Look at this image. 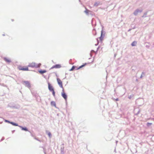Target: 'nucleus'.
<instances>
[{"instance_id": "1", "label": "nucleus", "mask_w": 154, "mask_h": 154, "mask_svg": "<svg viewBox=\"0 0 154 154\" xmlns=\"http://www.w3.org/2000/svg\"><path fill=\"white\" fill-rule=\"evenodd\" d=\"M41 64L39 63L37 64L35 63H29L28 66L32 68L35 67L36 68H39L41 66Z\"/></svg>"}, {"instance_id": "2", "label": "nucleus", "mask_w": 154, "mask_h": 154, "mask_svg": "<svg viewBox=\"0 0 154 154\" xmlns=\"http://www.w3.org/2000/svg\"><path fill=\"white\" fill-rule=\"evenodd\" d=\"M22 83L24 84L26 87H28L29 88H31V85L30 82L28 81H23L22 82Z\"/></svg>"}, {"instance_id": "3", "label": "nucleus", "mask_w": 154, "mask_h": 154, "mask_svg": "<svg viewBox=\"0 0 154 154\" xmlns=\"http://www.w3.org/2000/svg\"><path fill=\"white\" fill-rule=\"evenodd\" d=\"M105 31H104L103 30V29H102L101 31L100 36L99 38L100 40L101 41H102L103 40V38L105 36Z\"/></svg>"}, {"instance_id": "4", "label": "nucleus", "mask_w": 154, "mask_h": 154, "mask_svg": "<svg viewBox=\"0 0 154 154\" xmlns=\"http://www.w3.org/2000/svg\"><path fill=\"white\" fill-rule=\"evenodd\" d=\"M142 11V10H139L138 9H137L134 12L133 14L134 15L136 16L139 13H141Z\"/></svg>"}, {"instance_id": "5", "label": "nucleus", "mask_w": 154, "mask_h": 154, "mask_svg": "<svg viewBox=\"0 0 154 154\" xmlns=\"http://www.w3.org/2000/svg\"><path fill=\"white\" fill-rule=\"evenodd\" d=\"M57 81L58 84L60 88H63L62 82L59 78L57 79Z\"/></svg>"}, {"instance_id": "6", "label": "nucleus", "mask_w": 154, "mask_h": 154, "mask_svg": "<svg viewBox=\"0 0 154 154\" xmlns=\"http://www.w3.org/2000/svg\"><path fill=\"white\" fill-rule=\"evenodd\" d=\"M63 92L61 93V95L62 97L66 100L67 99V96L66 94L64 92L63 89Z\"/></svg>"}, {"instance_id": "7", "label": "nucleus", "mask_w": 154, "mask_h": 154, "mask_svg": "<svg viewBox=\"0 0 154 154\" xmlns=\"http://www.w3.org/2000/svg\"><path fill=\"white\" fill-rule=\"evenodd\" d=\"M140 112V110L139 108H135L134 109V112L135 115H137L139 114Z\"/></svg>"}, {"instance_id": "8", "label": "nucleus", "mask_w": 154, "mask_h": 154, "mask_svg": "<svg viewBox=\"0 0 154 154\" xmlns=\"http://www.w3.org/2000/svg\"><path fill=\"white\" fill-rule=\"evenodd\" d=\"M64 144L63 143L61 145L60 150L61 154H63L64 153Z\"/></svg>"}, {"instance_id": "9", "label": "nucleus", "mask_w": 154, "mask_h": 154, "mask_svg": "<svg viewBox=\"0 0 154 154\" xmlns=\"http://www.w3.org/2000/svg\"><path fill=\"white\" fill-rule=\"evenodd\" d=\"M48 88L49 90L50 91H52L54 90V89L53 87V86L51 85V84L50 83L48 82Z\"/></svg>"}, {"instance_id": "10", "label": "nucleus", "mask_w": 154, "mask_h": 154, "mask_svg": "<svg viewBox=\"0 0 154 154\" xmlns=\"http://www.w3.org/2000/svg\"><path fill=\"white\" fill-rule=\"evenodd\" d=\"M19 69L20 70L23 71H28L29 70L28 68L27 67L26 68H24L22 66H20L18 67Z\"/></svg>"}, {"instance_id": "11", "label": "nucleus", "mask_w": 154, "mask_h": 154, "mask_svg": "<svg viewBox=\"0 0 154 154\" xmlns=\"http://www.w3.org/2000/svg\"><path fill=\"white\" fill-rule=\"evenodd\" d=\"M61 67V66L60 64H56L55 65L53 66L51 68L52 69L54 68H60Z\"/></svg>"}, {"instance_id": "12", "label": "nucleus", "mask_w": 154, "mask_h": 154, "mask_svg": "<svg viewBox=\"0 0 154 154\" xmlns=\"http://www.w3.org/2000/svg\"><path fill=\"white\" fill-rule=\"evenodd\" d=\"M19 127L22 130L25 131H28V129L26 127H23L21 126H19Z\"/></svg>"}, {"instance_id": "13", "label": "nucleus", "mask_w": 154, "mask_h": 154, "mask_svg": "<svg viewBox=\"0 0 154 154\" xmlns=\"http://www.w3.org/2000/svg\"><path fill=\"white\" fill-rule=\"evenodd\" d=\"M38 72L40 74H42L46 72L47 71L45 70H39Z\"/></svg>"}, {"instance_id": "14", "label": "nucleus", "mask_w": 154, "mask_h": 154, "mask_svg": "<svg viewBox=\"0 0 154 154\" xmlns=\"http://www.w3.org/2000/svg\"><path fill=\"white\" fill-rule=\"evenodd\" d=\"M4 60L7 62L8 63H10L11 62V61L8 59V58H7L6 57H5L4 58Z\"/></svg>"}, {"instance_id": "15", "label": "nucleus", "mask_w": 154, "mask_h": 154, "mask_svg": "<svg viewBox=\"0 0 154 154\" xmlns=\"http://www.w3.org/2000/svg\"><path fill=\"white\" fill-rule=\"evenodd\" d=\"M137 42L136 41H134L131 44V45L132 46H135L136 45Z\"/></svg>"}, {"instance_id": "16", "label": "nucleus", "mask_w": 154, "mask_h": 154, "mask_svg": "<svg viewBox=\"0 0 154 154\" xmlns=\"http://www.w3.org/2000/svg\"><path fill=\"white\" fill-rule=\"evenodd\" d=\"M86 10L84 11V12L87 15H89V12L90 11L87 9L86 8H85Z\"/></svg>"}, {"instance_id": "17", "label": "nucleus", "mask_w": 154, "mask_h": 154, "mask_svg": "<svg viewBox=\"0 0 154 154\" xmlns=\"http://www.w3.org/2000/svg\"><path fill=\"white\" fill-rule=\"evenodd\" d=\"M10 124H12V125H13L14 126H18L19 127V126L18 125V124H17L13 122H11Z\"/></svg>"}, {"instance_id": "18", "label": "nucleus", "mask_w": 154, "mask_h": 154, "mask_svg": "<svg viewBox=\"0 0 154 154\" xmlns=\"http://www.w3.org/2000/svg\"><path fill=\"white\" fill-rule=\"evenodd\" d=\"M145 44H147L145 46L146 48H149L150 47V45L149 44V43H147V42H146L145 43Z\"/></svg>"}, {"instance_id": "19", "label": "nucleus", "mask_w": 154, "mask_h": 154, "mask_svg": "<svg viewBox=\"0 0 154 154\" xmlns=\"http://www.w3.org/2000/svg\"><path fill=\"white\" fill-rule=\"evenodd\" d=\"M51 104L52 106H53L55 107L56 106V104L55 102L54 101H52L51 102Z\"/></svg>"}, {"instance_id": "20", "label": "nucleus", "mask_w": 154, "mask_h": 154, "mask_svg": "<svg viewBox=\"0 0 154 154\" xmlns=\"http://www.w3.org/2000/svg\"><path fill=\"white\" fill-rule=\"evenodd\" d=\"M94 35H96L97 34L96 31L95 29H93L92 31Z\"/></svg>"}, {"instance_id": "21", "label": "nucleus", "mask_w": 154, "mask_h": 154, "mask_svg": "<svg viewBox=\"0 0 154 154\" xmlns=\"http://www.w3.org/2000/svg\"><path fill=\"white\" fill-rule=\"evenodd\" d=\"M75 67H76V66H72V68L69 70V71H73V70H74L75 69Z\"/></svg>"}, {"instance_id": "22", "label": "nucleus", "mask_w": 154, "mask_h": 154, "mask_svg": "<svg viewBox=\"0 0 154 154\" xmlns=\"http://www.w3.org/2000/svg\"><path fill=\"white\" fill-rule=\"evenodd\" d=\"M145 75V73L143 72H142L141 75L140 77V78H142Z\"/></svg>"}, {"instance_id": "23", "label": "nucleus", "mask_w": 154, "mask_h": 154, "mask_svg": "<svg viewBox=\"0 0 154 154\" xmlns=\"http://www.w3.org/2000/svg\"><path fill=\"white\" fill-rule=\"evenodd\" d=\"M99 2H96L94 3V6H97L99 5Z\"/></svg>"}, {"instance_id": "24", "label": "nucleus", "mask_w": 154, "mask_h": 154, "mask_svg": "<svg viewBox=\"0 0 154 154\" xmlns=\"http://www.w3.org/2000/svg\"><path fill=\"white\" fill-rule=\"evenodd\" d=\"M48 136L50 138H51L52 137V135L50 132H48Z\"/></svg>"}, {"instance_id": "25", "label": "nucleus", "mask_w": 154, "mask_h": 154, "mask_svg": "<svg viewBox=\"0 0 154 154\" xmlns=\"http://www.w3.org/2000/svg\"><path fill=\"white\" fill-rule=\"evenodd\" d=\"M131 27L132 28V29H134L135 28V26L134 24H131Z\"/></svg>"}, {"instance_id": "26", "label": "nucleus", "mask_w": 154, "mask_h": 154, "mask_svg": "<svg viewBox=\"0 0 154 154\" xmlns=\"http://www.w3.org/2000/svg\"><path fill=\"white\" fill-rule=\"evenodd\" d=\"M147 14V12H146L142 16V17H146V15Z\"/></svg>"}, {"instance_id": "27", "label": "nucleus", "mask_w": 154, "mask_h": 154, "mask_svg": "<svg viewBox=\"0 0 154 154\" xmlns=\"http://www.w3.org/2000/svg\"><path fill=\"white\" fill-rule=\"evenodd\" d=\"M152 124V123L148 122L147 123L146 125L147 126H149L150 125H151Z\"/></svg>"}, {"instance_id": "28", "label": "nucleus", "mask_w": 154, "mask_h": 154, "mask_svg": "<svg viewBox=\"0 0 154 154\" xmlns=\"http://www.w3.org/2000/svg\"><path fill=\"white\" fill-rule=\"evenodd\" d=\"M5 121L6 122H7V123H10V124L11 122L10 121H9L7 120H5Z\"/></svg>"}, {"instance_id": "29", "label": "nucleus", "mask_w": 154, "mask_h": 154, "mask_svg": "<svg viewBox=\"0 0 154 154\" xmlns=\"http://www.w3.org/2000/svg\"><path fill=\"white\" fill-rule=\"evenodd\" d=\"M51 92H52V94H53V96L54 97H55V91H54V90L52 91Z\"/></svg>"}, {"instance_id": "30", "label": "nucleus", "mask_w": 154, "mask_h": 154, "mask_svg": "<svg viewBox=\"0 0 154 154\" xmlns=\"http://www.w3.org/2000/svg\"><path fill=\"white\" fill-rule=\"evenodd\" d=\"M86 64V63H85V64L82 65H81L82 68Z\"/></svg>"}, {"instance_id": "31", "label": "nucleus", "mask_w": 154, "mask_h": 154, "mask_svg": "<svg viewBox=\"0 0 154 154\" xmlns=\"http://www.w3.org/2000/svg\"><path fill=\"white\" fill-rule=\"evenodd\" d=\"M82 68V66H81L78 68L77 69H76L77 70V69H79Z\"/></svg>"}, {"instance_id": "32", "label": "nucleus", "mask_w": 154, "mask_h": 154, "mask_svg": "<svg viewBox=\"0 0 154 154\" xmlns=\"http://www.w3.org/2000/svg\"><path fill=\"white\" fill-rule=\"evenodd\" d=\"M114 100H115L116 101H118L119 100V99L118 98H117L116 99H113Z\"/></svg>"}, {"instance_id": "33", "label": "nucleus", "mask_w": 154, "mask_h": 154, "mask_svg": "<svg viewBox=\"0 0 154 154\" xmlns=\"http://www.w3.org/2000/svg\"><path fill=\"white\" fill-rule=\"evenodd\" d=\"M4 137H2V139H1V140H0V141H2L3 140H4Z\"/></svg>"}, {"instance_id": "34", "label": "nucleus", "mask_w": 154, "mask_h": 154, "mask_svg": "<svg viewBox=\"0 0 154 154\" xmlns=\"http://www.w3.org/2000/svg\"><path fill=\"white\" fill-rule=\"evenodd\" d=\"M97 41L98 42V43H97V44H95V45L96 46L97 45H98V39H97Z\"/></svg>"}, {"instance_id": "35", "label": "nucleus", "mask_w": 154, "mask_h": 154, "mask_svg": "<svg viewBox=\"0 0 154 154\" xmlns=\"http://www.w3.org/2000/svg\"><path fill=\"white\" fill-rule=\"evenodd\" d=\"M131 29H129L128 30V32H129V31H130Z\"/></svg>"}, {"instance_id": "36", "label": "nucleus", "mask_w": 154, "mask_h": 154, "mask_svg": "<svg viewBox=\"0 0 154 154\" xmlns=\"http://www.w3.org/2000/svg\"><path fill=\"white\" fill-rule=\"evenodd\" d=\"M35 139H36V140H38V141H40L38 139H37V138H35Z\"/></svg>"}, {"instance_id": "37", "label": "nucleus", "mask_w": 154, "mask_h": 154, "mask_svg": "<svg viewBox=\"0 0 154 154\" xmlns=\"http://www.w3.org/2000/svg\"><path fill=\"white\" fill-rule=\"evenodd\" d=\"M136 81L137 82H138V79H136Z\"/></svg>"}, {"instance_id": "38", "label": "nucleus", "mask_w": 154, "mask_h": 154, "mask_svg": "<svg viewBox=\"0 0 154 154\" xmlns=\"http://www.w3.org/2000/svg\"><path fill=\"white\" fill-rule=\"evenodd\" d=\"M131 97V95L129 97V98L130 99Z\"/></svg>"}, {"instance_id": "39", "label": "nucleus", "mask_w": 154, "mask_h": 154, "mask_svg": "<svg viewBox=\"0 0 154 154\" xmlns=\"http://www.w3.org/2000/svg\"><path fill=\"white\" fill-rule=\"evenodd\" d=\"M91 52H94V51L93 50H92L91 51Z\"/></svg>"}, {"instance_id": "40", "label": "nucleus", "mask_w": 154, "mask_h": 154, "mask_svg": "<svg viewBox=\"0 0 154 154\" xmlns=\"http://www.w3.org/2000/svg\"><path fill=\"white\" fill-rule=\"evenodd\" d=\"M152 120L154 121V118H152Z\"/></svg>"}, {"instance_id": "41", "label": "nucleus", "mask_w": 154, "mask_h": 154, "mask_svg": "<svg viewBox=\"0 0 154 154\" xmlns=\"http://www.w3.org/2000/svg\"><path fill=\"white\" fill-rule=\"evenodd\" d=\"M2 35L3 36H5V34H2Z\"/></svg>"}, {"instance_id": "42", "label": "nucleus", "mask_w": 154, "mask_h": 154, "mask_svg": "<svg viewBox=\"0 0 154 154\" xmlns=\"http://www.w3.org/2000/svg\"><path fill=\"white\" fill-rule=\"evenodd\" d=\"M90 55H91V57H92V54L91 53L90 54Z\"/></svg>"}, {"instance_id": "43", "label": "nucleus", "mask_w": 154, "mask_h": 154, "mask_svg": "<svg viewBox=\"0 0 154 154\" xmlns=\"http://www.w3.org/2000/svg\"><path fill=\"white\" fill-rule=\"evenodd\" d=\"M14 131H15V130L12 131V133H13L14 132Z\"/></svg>"}, {"instance_id": "44", "label": "nucleus", "mask_w": 154, "mask_h": 154, "mask_svg": "<svg viewBox=\"0 0 154 154\" xmlns=\"http://www.w3.org/2000/svg\"><path fill=\"white\" fill-rule=\"evenodd\" d=\"M12 21H14V20H13V19H12Z\"/></svg>"}, {"instance_id": "45", "label": "nucleus", "mask_w": 154, "mask_h": 154, "mask_svg": "<svg viewBox=\"0 0 154 154\" xmlns=\"http://www.w3.org/2000/svg\"><path fill=\"white\" fill-rule=\"evenodd\" d=\"M116 54H115V57H116Z\"/></svg>"}]
</instances>
